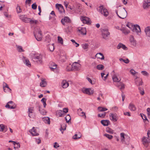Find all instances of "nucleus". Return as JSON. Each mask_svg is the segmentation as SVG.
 Listing matches in <instances>:
<instances>
[{"label": "nucleus", "mask_w": 150, "mask_h": 150, "mask_svg": "<svg viewBox=\"0 0 150 150\" xmlns=\"http://www.w3.org/2000/svg\"><path fill=\"white\" fill-rule=\"evenodd\" d=\"M32 61L35 63L41 64L42 63V56L38 54H33L32 57Z\"/></svg>", "instance_id": "1"}, {"label": "nucleus", "mask_w": 150, "mask_h": 150, "mask_svg": "<svg viewBox=\"0 0 150 150\" xmlns=\"http://www.w3.org/2000/svg\"><path fill=\"white\" fill-rule=\"evenodd\" d=\"M97 10L101 14L103 15L105 17L108 16L109 14L107 10L104 8L103 5L99 6Z\"/></svg>", "instance_id": "2"}, {"label": "nucleus", "mask_w": 150, "mask_h": 150, "mask_svg": "<svg viewBox=\"0 0 150 150\" xmlns=\"http://www.w3.org/2000/svg\"><path fill=\"white\" fill-rule=\"evenodd\" d=\"M102 38L106 40L108 39L110 36V33L107 29H103L102 31Z\"/></svg>", "instance_id": "3"}, {"label": "nucleus", "mask_w": 150, "mask_h": 150, "mask_svg": "<svg viewBox=\"0 0 150 150\" xmlns=\"http://www.w3.org/2000/svg\"><path fill=\"white\" fill-rule=\"evenodd\" d=\"M120 15L118 16L121 18L124 19L127 16V12L125 10V8H123L119 11Z\"/></svg>", "instance_id": "4"}, {"label": "nucleus", "mask_w": 150, "mask_h": 150, "mask_svg": "<svg viewBox=\"0 0 150 150\" xmlns=\"http://www.w3.org/2000/svg\"><path fill=\"white\" fill-rule=\"evenodd\" d=\"M133 32H135L137 34L141 32V29L139 26L138 25H134L132 29Z\"/></svg>", "instance_id": "5"}, {"label": "nucleus", "mask_w": 150, "mask_h": 150, "mask_svg": "<svg viewBox=\"0 0 150 150\" xmlns=\"http://www.w3.org/2000/svg\"><path fill=\"white\" fill-rule=\"evenodd\" d=\"M81 20L83 23H86L87 24H90L91 20L90 19L86 16H81Z\"/></svg>", "instance_id": "6"}, {"label": "nucleus", "mask_w": 150, "mask_h": 150, "mask_svg": "<svg viewBox=\"0 0 150 150\" xmlns=\"http://www.w3.org/2000/svg\"><path fill=\"white\" fill-rule=\"evenodd\" d=\"M56 8L58 9L60 13L64 12V10L63 6L61 4H56Z\"/></svg>", "instance_id": "7"}, {"label": "nucleus", "mask_w": 150, "mask_h": 150, "mask_svg": "<svg viewBox=\"0 0 150 150\" xmlns=\"http://www.w3.org/2000/svg\"><path fill=\"white\" fill-rule=\"evenodd\" d=\"M71 22V21L69 18L67 16L64 17V18H62L61 21L63 25H65V23H70Z\"/></svg>", "instance_id": "8"}, {"label": "nucleus", "mask_w": 150, "mask_h": 150, "mask_svg": "<svg viewBox=\"0 0 150 150\" xmlns=\"http://www.w3.org/2000/svg\"><path fill=\"white\" fill-rule=\"evenodd\" d=\"M110 119L114 122L117 121V116L115 113H110L109 114Z\"/></svg>", "instance_id": "9"}, {"label": "nucleus", "mask_w": 150, "mask_h": 150, "mask_svg": "<svg viewBox=\"0 0 150 150\" xmlns=\"http://www.w3.org/2000/svg\"><path fill=\"white\" fill-rule=\"evenodd\" d=\"M90 88H87L83 89L82 91L83 93L90 95L91 94H93V91H91L90 92Z\"/></svg>", "instance_id": "10"}, {"label": "nucleus", "mask_w": 150, "mask_h": 150, "mask_svg": "<svg viewBox=\"0 0 150 150\" xmlns=\"http://www.w3.org/2000/svg\"><path fill=\"white\" fill-rule=\"evenodd\" d=\"M150 5V0H146L143 3V8L145 9L148 8Z\"/></svg>", "instance_id": "11"}, {"label": "nucleus", "mask_w": 150, "mask_h": 150, "mask_svg": "<svg viewBox=\"0 0 150 150\" xmlns=\"http://www.w3.org/2000/svg\"><path fill=\"white\" fill-rule=\"evenodd\" d=\"M78 30L81 33L82 35H85L86 34V30L85 28L81 27L80 29H79Z\"/></svg>", "instance_id": "12"}, {"label": "nucleus", "mask_w": 150, "mask_h": 150, "mask_svg": "<svg viewBox=\"0 0 150 150\" xmlns=\"http://www.w3.org/2000/svg\"><path fill=\"white\" fill-rule=\"evenodd\" d=\"M29 132L33 136H37L39 135L38 133L36 132V130L34 127H33Z\"/></svg>", "instance_id": "13"}, {"label": "nucleus", "mask_w": 150, "mask_h": 150, "mask_svg": "<svg viewBox=\"0 0 150 150\" xmlns=\"http://www.w3.org/2000/svg\"><path fill=\"white\" fill-rule=\"evenodd\" d=\"M56 114L57 116L59 117H64L65 115V114L63 113V112L62 110H58L56 111Z\"/></svg>", "instance_id": "14"}, {"label": "nucleus", "mask_w": 150, "mask_h": 150, "mask_svg": "<svg viewBox=\"0 0 150 150\" xmlns=\"http://www.w3.org/2000/svg\"><path fill=\"white\" fill-rule=\"evenodd\" d=\"M101 123L105 126H108L110 123V122L108 120H102L101 121Z\"/></svg>", "instance_id": "15"}, {"label": "nucleus", "mask_w": 150, "mask_h": 150, "mask_svg": "<svg viewBox=\"0 0 150 150\" xmlns=\"http://www.w3.org/2000/svg\"><path fill=\"white\" fill-rule=\"evenodd\" d=\"M117 49H120V48H121L123 50H127V47L125 46V45L121 43H119L117 46Z\"/></svg>", "instance_id": "16"}, {"label": "nucleus", "mask_w": 150, "mask_h": 150, "mask_svg": "<svg viewBox=\"0 0 150 150\" xmlns=\"http://www.w3.org/2000/svg\"><path fill=\"white\" fill-rule=\"evenodd\" d=\"M33 107H29L28 109V116L30 118H31L32 116L33 112L34 111Z\"/></svg>", "instance_id": "17"}, {"label": "nucleus", "mask_w": 150, "mask_h": 150, "mask_svg": "<svg viewBox=\"0 0 150 150\" xmlns=\"http://www.w3.org/2000/svg\"><path fill=\"white\" fill-rule=\"evenodd\" d=\"M37 106H38V110L40 112L41 114L43 115H46V112L45 110L42 109L41 108V106H40L38 104Z\"/></svg>", "instance_id": "18"}, {"label": "nucleus", "mask_w": 150, "mask_h": 150, "mask_svg": "<svg viewBox=\"0 0 150 150\" xmlns=\"http://www.w3.org/2000/svg\"><path fill=\"white\" fill-rule=\"evenodd\" d=\"M62 86L63 88H66L69 85V83L65 80H63L62 83Z\"/></svg>", "instance_id": "19"}, {"label": "nucleus", "mask_w": 150, "mask_h": 150, "mask_svg": "<svg viewBox=\"0 0 150 150\" xmlns=\"http://www.w3.org/2000/svg\"><path fill=\"white\" fill-rule=\"evenodd\" d=\"M38 21L37 20H35L33 18H32L30 19V23L31 25H36L38 23Z\"/></svg>", "instance_id": "20"}, {"label": "nucleus", "mask_w": 150, "mask_h": 150, "mask_svg": "<svg viewBox=\"0 0 150 150\" xmlns=\"http://www.w3.org/2000/svg\"><path fill=\"white\" fill-rule=\"evenodd\" d=\"M56 64L52 62H51L50 63V68L52 71H53L57 67Z\"/></svg>", "instance_id": "21"}, {"label": "nucleus", "mask_w": 150, "mask_h": 150, "mask_svg": "<svg viewBox=\"0 0 150 150\" xmlns=\"http://www.w3.org/2000/svg\"><path fill=\"white\" fill-rule=\"evenodd\" d=\"M80 64H78L76 62H74L72 65V67L73 69L77 70L79 69Z\"/></svg>", "instance_id": "22"}, {"label": "nucleus", "mask_w": 150, "mask_h": 150, "mask_svg": "<svg viewBox=\"0 0 150 150\" xmlns=\"http://www.w3.org/2000/svg\"><path fill=\"white\" fill-rule=\"evenodd\" d=\"M128 108L130 110L132 111H134L136 109L135 105L132 103L129 104Z\"/></svg>", "instance_id": "23"}, {"label": "nucleus", "mask_w": 150, "mask_h": 150, "mask_svg": "<svg viewBox=\"0 0 150 150\" xmlns=\"http://www.w3.org/2000/svg\"><path fill=\"white\" fill-rule=\"evenodd\" d=\"M42 119L45 123L48 124H50V118L48 117H44L42 118Z\"/></svg>", "instance_id": "24"}, {"label": "nucleus", "mask_w": 150, "mask_h": 150, "mask_svg": "<svg viewBox=\"0 0 150 150\" xmlns=\"http://www.w3.org/2000/svg\"><path fill=\"white\" fill-rule=\"evenodd\" d=\"M145 32L146 35L149 37H150V28L149 27H146L145 29Z\"/></svg>", "instance_id": "25"}, {"label": "nucleus", "mask_w": 150, "mask_h": 150, "mask_svg": "<svg viewBox=\"0 0 150 150\" xmlns=\"http://www.w3.org/2000/svg\"><path fill=\"white\" fill-rule=\"evenodd\" d=\"M66 125L65 124L61 125V127L60 130L62 132V134L63 133V132L66 129Z\"/></svg>", "instance_id": "26"}, {"label": "nucleus", "mask_w": 150, "mask_h": 150, "mask_svg": "<svg viewBox=\"0 0 150 150\" xmlns=\"http://www.w3.org/2000/svg\"><path fill=\"white\" fill-rule=\"evenodd\" d=\"M34 35L36 39L38 41L41 40L42 39V36L41 35H36L35 34V32H34Z\"/></svg>", "instance_id": "27"}, {"label": "nucleus", "mask_w": 150, "mask_h": 150, "mask_svg": "<svg viewBox=\"0 0 150 150\" xmlns=\"http://www.w3.org/2000/svg\"><path fill=\"white\" fill-rule=\"evenodd\" d=\"M10 142L12 143L14 145V148L16 149L20 147V144L19 143H17L14 141L10 140Z\"/></svg>", "instance_id": "28"}, {"label": "nucleus", "mask_w": 150, "mask_h": 150, "mask_svg": "<svg viewBox=\"0 0 150 150\" xmlns=\"http://www.w3.org/2000/svg\"><path fill=\"white\" fill-rule=\"evenodd\" d=\"M16 105L12 101H10V109H14L16 108Z\"/></svg>", "instance_id": "29"}, {"label": "nucleus", "mask_w": 150, "mask_h": 150, "mask_svg": "<svg viewBox=\"0 0 150 150\" xmlns=\"http://www.w3.org/2000/svg\"><path fill=\"white\" fill-rule=\"evenodd\" d=\"M125 134L124 133H121L120 134L121 141L123 143L125 144Z\"/></svg>", "instance_id": "30"}, {"label": "nucleus", "mask_w": 150, "mask_h": 150, "mask_svg": "<svg viewBox=\"0 0 150 150\" xmlns=\"http://www.w3.org/2000/svg\"><path fill=\"white\" fill-rule=\"evenodd\" d=\"M112 79L113 81L115 82H119L120 81V79L119 80V79H118L117 76L115 74H114L113 75L112 77Z\"/></svg>", "instance_id": "31"}, {"label": "nucleus", "mask_w": 150, "mask_h": 150, "mask_svg": "<svg viewBox=\"0 0 150 150\" xmlns=\"http://www.w3.org/2000/svg\"><path fill=\"white\" fill-rule=\"evenodd\" d=\"M47 83L46 81L44 80H42L40 83V86L42 87H45L46 86Z\"/></svg>", "instance_id": "32"}, {"label": "nucleus", "mask_w": 150, "mask_h": 150, "mask_svg": "<svg viewBox=\"0 0 150 150\" xmlns=\"http://www.w3.org/2000/svg\"><path fill=\"white\" fill-rule=\"evenodd\" d=\"M98 109L100 112H103L108 110L107 108L102 107H98Z\"/></svg>", "instance_id": "33"}, {"label": "nucleus", "mask_w": 150, "mask_h": 150, "mask_svg": "<svg viewBox=\"0 0 150 150\" xmlns=\"http://www.w3.org/2000/svg\"><path fill=\"white\" fill-rule=\"evenodd\" d=\"M101 75L103 80L105 81L107 79L108 76V74L105 76H104L105 75V74L104 73H101Z\"/></svg>", "instance_id": "34"}, {"label": "nucleus", "mask_w": 150, "mask_h": 150, "mask_svg": "<svg viewBox=\"0 0 150 150\" xmlns=\"http://www.w3.org/2000/svg\"><path fill=\"white\" fill-rule=\"evenodd\" d=\"M24 62L25 63V65L29 67L31 66V64L29 61L27 59H25L24 60Z\"/></svg>", "instance_id": "35"}, {"label": "nucleus", "mask_w": 150, "mask_h": 150, "mask_svg": "<svg viewBox=\"0 0 150 150\" xmlns=\"http://www.w3.org/2000/svg\"><path fill=\"white\" fill-rule=\"evenodd\" d=\"M142 143L144 145L146 146V144L148 143L147 140L146 139L145 137H143L142 139Z\"/></svg>", "instance_id": "36"}, {"label": "nucleus", "mask_w": 150, "mask_h": 150, "mask_svg": "<svg viewBox=\"0 0 150 150\" xmlns=\"http://www.w3.org/2000/svg\"><path fill=\"white\" fill-rule=\"evenodd\" d=\"M6 88H7V90H9V88L7 84L4 83L3 84V89L5 92H7V91H6Z\"/></svg>", "instance_id": "37"}, {"label": "nucleus", "mask_w": 150, "mask_h": 150, "mask_svg": "<svg viewBox=\"0 0 150 150\" xmlns=\"http://www.w3.org/2000/svg\"><path fill=\"white\" fill-rule=\"evenodd\" d=\"M121 30L122 31V32L125 34H127L130 33L129 30L123 28Z\"/></svg>", "instance_id": "38"}, {"label": "nucleus", "mask_w": 150, "mask_h": 150, "mask_svg": "<svg viewBox=\"0 0 150 150\" xmlns=\"http://www.w3.org/2000/svg\"><path fill=\"white\" fill-rule=\"evenodd\" d=\"M97 69L100 70H102L104 68V66L102 64H99L96 67Z\"/></svg>", "instance_id": "39"}, {"label": "nucleus", "mask_w": 150, "mask_h": 150, "mask_svg": "<svg viewBox=\"0 0 150 150\" xmlns=\"http://www.w3.org/2000/svg\"><path fill=\"white\" fill-rule=\"evenodd\" d=\"M65 120L68 123L69 122V121L71 120V118L69 114L67 115L65 117Z\"/></svg>", "instance_id": "40"}, {"label": "nucleus", "mask_w": 150, "mask_h": 150, "mask_svg": "<svg viewBox=\"0 0 150 150\" xmlns=\"http://www.w3.org/2000/svg\"><path fill=\"white\" fill-rule=\"evenodd\" d=\"M49 48L50 51H53L54 50V47L53 44H49Z\"/></svg>", "instance_id": "41"}, {"label": "nucleus", "mask_w": 150, "mask_h": 150, "mask_svg": "<svg viewBox=\"0 0 150 150\" xmlns=\"http://www.w3.org/2000/svg\"><path fill=\"white\" fill-rule=\"evenodd\" d=\"M30 18H25L23 19V21L25 23H30Z\"/></svg>", "instance_id": "42"}, {"label": "nucleus", "mask_w": 150, "mask_h": 150, "mask_svg": "<svg viewBox=\"0 0 150 150\" xmlns=\"http://www.w3.org/2000/svg\"><path fill=\"white\" fill-rule=\"evenodd\" d=\"M106 131L107 132L110 134H112L113 133V130L111 129L108 127L106 128Z\"/></svg>", "instance_id": "43"}, {"label": "nucleus", "mask_w": 150, "mask_h": 150, "mask_svg": "<svg viewBox=\"0 0 150 150\" xmlns=\"http://www.w3.org/2000/svg\"><path fill=\"white\" fill-rule=\"evenodd\" d=\"M58 42L59 43H60L62 44H63V39L61 37H60V36H58Z\"/></svg>", "instance_id": "44"}, {"label": "nucleus", "mask_w": 150, "mask_h": 150, "mask_svg": "<svg viewBox=\"0 0 150 150\" xmlns=\"http://www.w3.org/2000/svg\"><path fill=\"white\" fill-rule=\"evenodd\" d=\"M139 89L140 91V94L142 95H143L144 94V91L143 88L142 87H139Z\"/></svg>", "instance_id": "45"}, {"label": "nucleus", "mask_w": 150, "mask_h": 150, "mask_svg": "<svg viewBox=\"0 0 150 150\" xmlns=\"http://www.w3.org/2000/svg\"><path fill=\"white\" fill-rule=\"evenodd\" d=\"M104 136H105L106 137L108 138L109 139H110L112 138H113V136L109 135V134H104Z\"/></svg>", "instance_id": "46"}, {"label": "nucleus", "mask_w": 150, "mask_h": 150, "mask_svg": "<svg viewBox=\"0 0 150 150\" xmlns=\"http://www.w3.org/2000/svg\"><path fill=\"white\" fill-rule=\"evenodd\" d=\"M82 46L83 49H86L88 48V43H85L82 44Z\"/></svg>", "instance_id": "47"}, {"label": "nucleus", "mask_w": 150, "mask_h": 150, "mask_svg": "<svg viewBox=\"0 0 150 150\" xmlns=\"http://www.w3.org/2000/svg\"><path fill=\"white\" fill-rule=\"evenodd\" d=\"M16 9L18 13H20L22 11V9L19 6H17Z\"/></svg>", "instance_id": "48"}, {"label": "nucleus", "mask_w": 150, "mask_h": 150, "mask_svg": "<svg viewBox=\"0 0 150 150\" xmlns=\"http://www.w3.org/2000/svg\"><path fill=\"white\" fill-rule=\"evenodd\" d=\"M45 38V40L47 41L48 42H49L51 41V39L50 36L48 35Z\"/></svg>", "instance_id": "49"}, {"label": "nucleus", "mask_w": 150, "mask_h": 150, "mask_svg": "<svg viewBox=\"0 0 150 150\" xmlns=\"http://www.w3.org/2000/svg\"><path fill=\"white\" fill-rule=\"evenodd\" d=\"M32 8L34 9L35 10L37 8V5H36L35 3L32 4Z\"/></svg>", "instance_id": "50"}, {"label": "nucleus", "mask_w": 150, "mask_h": 150, "mask_svg": "<svg viewBox=\"0 0 150 150\" xmlns=\"http://www.w3.org/2000/svg\"><path fill=\"white\" fill-rule=\"evenodd\" d=\"M136 84L138 86H140L142 85V82L141 79L139 81V82L137 81L135 82Z\"/></svg>", "instance_id": "51"}, {"label": "nucleus", "mask_w": 150, "mask_h": 150, "mask_svg": "<svg viewBox=\"0 0 150 150\" xmlns=\"http://www.w3.org/2000/svg\"><path fill=\"white\" fill-rule=\"evenodd\" d=\"M141 116L142 117V118L144 120V121H146V120L148 122V120L147 118L146 117L145 115L144 114H143V115H142L141 114Z\"/></svg>", "instance_id": "52"}, {"label": "nucleus", "mask_w": 150, "mask_h": 150, "mask_svg": "<svg viewBox=\"0 0 150 150\" xmlns=\"http://www.w3.org/2000/svg\"><path fill=\"white\" fill-rule=\"evenodd\" d=\"M17 50L18 52H23L24 50H23L22 47L21 46H18L17 47Z\"/></svg>", "instance_id": "53"}, {"label": "nucleus", "mask_w": 150, "mask_h": 150, "mask_svg": "<svg viewBox=\"0 0 150 150\" xmlns=\"http://www.w3.org/2000/svg\"><path fill=\"white\" fill-rule=\"evenodd\" d=\"M79 114L80 115H81L82 117H84V118L85 119L86 118V116L85 115V113L84 112H82L81 113V114H80H80L79 113Z\"/></svg>", "instance_id": "54"}, {"label": "nucleus", "mask_w": 150, "mask_h": 150, "mask_svg": "<svg viewBox=\"0 0 150 150\" xmlns=\"http://www.w3.org/2000/svg\"><path fill=\"white\" fill-rule=\"evenodd\" d=\"M147 113L148 114V117L150 119V108H148L147 109Z\"/></svg>", "instance_id": "55"}, {"label": "nucleus", "mask_w": 150, "mask_h": 150, "mask_svg": "<svg viewBox=\"0 0 150 150\" xmlns=\"http://www.w3.org/2000/svg\"><path fill=\"white\" fill-rule=\"evenodd\" d=\"M35 34L36 35H42L41 31L40 30H38L36 31Z\"/></svg>", "instance_id": "56"}, {"label": "nucleus", "mask_w": 150, "mask_h": 150, "mask_svg": "<svg viewBox=\"0 0 150 150\" xmlns=\"http://www.w3.org/2000/svg\"><path fill=\"white\" fill-rule=\"evenodd\" d=\"M81 137V136H80L79 137V136H77V134H75L73 136V139H78L80 138Z\"/></svg>", "instance_id": "57"}, {"label": "nucleus", "mask_w": 150, "mask_h": 150, "mask_svg": "<svg viewBox=\"0 0 150 150\" xmlns=\"http://www.w3.org/2000/svg\"><path fill=\"white\" fill-rule=\"evenodd\" d=\"M142 74L144 76H147L148 75V73L145 71H142L141 72Z\"/></svg>", "instance_id": "58"}, {"label": "nucleus", "mask_w": 150, "mask_h": 150, "mask_svg": "<svg viewBox=\"0 0 150 150\" xmlns=\"http://www.w3.org/2000/svg\"><path fill=\"white\" fill-rule=\"evenodd\" d=\"M68 109L67 108H65L63 109V111H62L63 112V113H66L68 112Z\"/></svg>", "instance_id": "59"}, {"label": "nucleus", "mask_w": 150, "mask_h": 150, "mask_svg": "<svg viewBox=\"0 0 150 150\" xmlns=\"http://www.w3.org/2000/svg\"><path fill=\"white\" fill-rule=\"evenodd\" d=\"M4 126L3 125H0V131H2L4 130Z\"/></svg>", "instance_id": "60"}, {"label": "nucleus", "mask_w": 150, "mask_h": 150, "mask_svg": "<svg viewBox=\"0 0 150 150\" xmlns=\"http://www.w3.org/2000/svg\"><path fill=\"white\" fill-rule=\"evenodd\" d=\"M126 26L132 30L133 27L132 25L131 24H127Z\"/></svg>", "instance_id": "61"}, {"label": "nucleus", "mask_w": 150, "mask_h": 150, "mask_svg": "<svg viewBox=\"0 0 150 150\" xmlns=\"http://www.w3.org/2000/svg\"><path fill=\"white\" fill-rule=\"evenodd\" d=\"M123 62L126 64H128L129 62V61L128 59H124Z\"/></svg>", "instance_id": "62"}, {"label": "nucleus", "mask_w": 150, "mask_h": 150, "mask_svg": "<svg viewBox=\"0 0 150 150\" xmlns=\"http://www.w3.org/2000/svg\"><path fill=\"white\" fill-rule=\"evenodd\" d=\"M130 72L133 75H134L135 74V71L133 69H131L130 70Z\"/></svg>", "instance_id": "63"}, {"label": "nucleus", "mask_w": 150, "mask_h": 150, "mask_svg": "<svg viewBox=\"0 0 150 150\" xmlns=\"http://www.w3.org/2000/svg\"><path fill=\"white\" fill-rule=\"evenodd\" d=\"M54 147L55 148H57L59 147V146L58 145V144L57 143V142H55L54 144Z\"/></svg>", "instance_id": "64"}]
</instances>
